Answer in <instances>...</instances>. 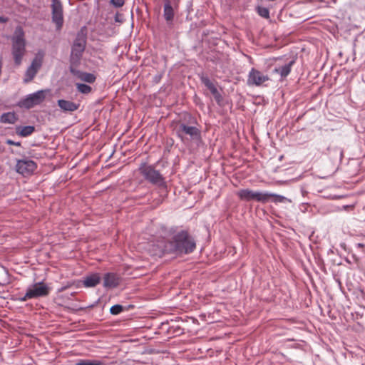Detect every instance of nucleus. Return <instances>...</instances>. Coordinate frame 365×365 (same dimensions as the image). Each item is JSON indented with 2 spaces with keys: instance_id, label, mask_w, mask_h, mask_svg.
Instances as JSON below:
<instances>
[{
  "instance_id": "f8f14e48",
  "label": "nucleus",
  "mask_w": 365,
  "mask_h": 365,
  "mask_svg": "<svg viewBox=\"0 0 365 365\" xmlns=\"http://www.w3.org/2000/svg\"><path fill=\"white\" fill-rule=\"evenodd\" d=\"M76 66H70V71L73 76L77 77L78 79L87 83H91L95 81L96 77L94 76V75L89 73L78 71L76 68Z\"/></svg>"
},
{
  "instance_id": "7c9ffc66",
  "label": "nucleus",
  "mask_w": 365,
  "mask_h": 365,
  "mask_svg": "<svg viewBox=\"0 0 365 365\" xmlns=\"http://www.w3.org/2000/svg\"><path fill=\"white\" fill-rule=\"evenodd\" d=\"M8 21V19L4 16H0V23H6Z\"/></svg>"
},
{
  "instance_id": "6e6552de",
  "label": "nucleus",
  "mask_w": 365,
  "mask_h": 365,
  "mask_svg": "<svg viewBox=\"0 0 365 365\" xmlns=\"http://www.w3.org/2000/svg\"><path fill=\"white\" fill-rule=\"evenodd\" d=\"M139 170L140 173L150 182L158 185L164 184V180L161 174L152 166L143 165Z\"/></svg>"
},
{
  "instance_id": "aec40b11",
  "label": "nucleus",
  "mask_w": 365,
  "mask_h": 365,
  "mask_svg": "<svg viewBox=\"0 0 365 365\" xmlns=\"http://www.w3.org/2000/svg\"><path fill=\"white\" fill-rule=\"evenodd\" d=\"M43 55L38 54L32 61L30 67L34 68L37 71L40 69L42 65Z\"/></svg>"
},
{
  "instance_id": "a211bd4d",
  "label": "nucleus",
  "mask_w": 365,
  "mask_h": 365,
  "mask_svg": "<svg viewBox=\"0 0 365 365\" xmlns=\"http://www.w3.org/2000/svg\"><path fill=\"white\" fill-rule=\"evenodd\" d=\"M34 130V127L31 125L17 127L16 133L20 136L26 137L32 134Z\"/></svg>"
},
{
  "instance_id": "cd10ccee",
  "label": "nucleus",
  "mask_w": 365,
  "mask_h": 365,
  "mask_svg": "<svg viewBox=\"0 0 365 365\" xmlns=\"http://www.w3.org/2000/svg\"><path fill=\"white\" fill-rule=\"evenodd\" d=\"M110 3L115 7H121L124 4V0H110Z\"/></svg>"
},
{
  "instance_id": "9d476101",
  "label": "nucleus",
  "mask_w": 365,
  "mask_h": 365,
  "mask_svg": "<svg viewBox=\"0 0 365 365\" xmlns=\"http://www.w3.org/2000/svg\"><path fill=\"white\" fill-rule=\"evenodd\" d=\"M269 80V78L267 75L262 73L258 70L252 68L248 75L247 83L259 86Z\"/></svg>"
},
{
  "instance_id": "f257e3e1",
  "label": "nucleus",
  "mask_w": 365,
  "mask_h": 365,
  "mask_svg": "<svg viewBox=\"0 0 365 365\" xmlns=\"http://www.w3.org/2000/svg\"><path fill=\"white\" fill-rule=\"evenodd\" d=\"M11 41V53L15 63L19 66L26 53V41L24 38V32L21 27L19 26L15 29Z\"/></svg>"
},
{
  "instance_id": "b1692460",
  "label": "nucleus",
  "mask_w": 365,
  "mask_h": 365,
  "mask_svg": "<svg viewBox=\"0 0 365 365\" xmlns=\"http://www.w3.org/2000/svg\"><path fill=\"white\" fill-rule=\"evenodd\" d=\"M76 86L77 87L78 91L84 94L89 93L91 91V86L86 84L76 83Z\"/></svg>"
},
{
  "instance_id": "f03ea898",
  "label": "nucleus",
  "mask_w": 365,
  "mask_h": 365,
  "mask_svg": "<svg viewBox=\"0 0 365 365\" xmlns=\"http://www.w3.org/2000/svg\"><path fill=\"white\" fill-rule=\"evenodd\" d=\"M173 250L179 253L187 254L195 248V242L187 232L182 231L176 234L171 242Z\"/></svg>"
},
{
  "instance_id": "7ed1b4c3",
  "label": "nucleus",
  "mask_w": 365,
  "mask_h": 365,
  "mask_svg": "<svg viewBox=\"0 0 365 365\" xmlns=\"http://www.w3.org/2000/svg\"><path fill=\"white\" fill-rule=\"evenodd\" d=\"M50 287L45 283L36 282L30 285L27 289L25 295L19 299L21 302H25L30 299H35L43 297L48 295Z\"/></svg>"
},
{
  "instance_id": "f3484780",
  "label": "nucleus",
  "mask_w": 365,
  "mask_h": 365,
  "mask_svg": "<svg viewBox=\"0 0 365 365\" xmlns=\"http://www.w3.org/2000/svg\"><path fill=\"white\" fill-rule=\"evenodd\" d=\"M17 117L14 112L3 113L0 117V122L2 123L13 124L17 120Z\"/></svg>"
},
{
  "instance_id": "2f4dec72",
  "label": "nucleus",
  "mask_w": 365,
  "mask_h": 365,
  "mask_svg": "<svg viewBox=\"0 0 365 365\" xmlns=\"http://www.w3.org/2000/svg\"><path fill=\"white\" fill-rule=\"evenodd\" d=\"M352 207H353V206H351V205H344V206H343V209L345 210H346L348 209H351Z\"/></svg>"
},
{
  "instance_id": "6ab92c4d",
  "label": "nucleus",
  "mask_w": 365,
  "mask_h": 365,
  "mask_svg": "<svg viewBox=\"0 0 365 365\" xmlns=\"http://www.w3.org/2000/svg\"><path fill=\"white\" fill-rule=\"evenodd\" d=\"M293 61H290L288 64H286L282 67L274 68V72L279 73L282 77H286L289 75L291 71V67L293 64Z\"/></svg>"
},
{
  "instance_id": "dca6fc26",
  "label": "nucleus",
  "mask_w": 365,
  "mask_h": 365,
  "mask_svg": "<svg viewBox=\"0 0 365 365\" xmlns=\"http://www.w3.org/2000/svg\"><path fill=\"white\" fill-rule=\"evenodd\" d=\"M58 106L63 111L73 112L78 108L79 105L69 101L58 100Z\"/></svg>"
},
{
  "instance_id": "c85d7f7f",
  "label": "nucleus",
  "mask_w": 365,
  "mask_h": 365,
  "mask_svg": "<svg viewBox=\"0 0 365 365\" xmlns=\"http://www.w3.org/2000/svg\"><path fill=\"white\" fill-rule=\"evenodd\" d=\"M7 144L9 145H16V146H20L21 143L19 142H14L12 141L11 140H8L6 141Z\"/></svg>"
},
{
  "instance_id": "4468645a",
  "label": "nucleus",
  "mask_w": 365,
  "mask_h": 365,
  "mask_svg": "<svg viewBox=\"0 0 365 365\" xmlns=\"http://www.w3.org/2000/svg\"><path fill=\"white\" fill-rule=\"evenodd\" d=\"M201 79L203 84L210 90L215 99L219 103L222 100V96L214 83L207 77H202Z\"/></svg>"
},
{
  "instance_id": "1a4fd4ad",
  "label": "nucleus",
  "mask_w": 365,
  "mask_h": 365,
  "mask_svg": "<svg viewBox=\"0 0 365 365\" xmlns=\"http://www.w3.org/2000/svg\"><path fill=\"white\" fill-rule=\"evenodd\" d=\"M52 7V20L56 24L57 29H60L63 23V7L58 0H53Z\"/></svg>"
},
{
  "instance_id": "a878e982",
  "label": "nucleus",
  "mask_w": 365,
  "mask_h": 365,
  "mask_svg": "<svg viewBox=\"0 0 365 365\" xmlns=\"http://www.w3.org/2000/svg\"><path fill=\"white\" fill-rule=\"evenodd\" d=\"M257 11L258 14L263 18L268 19L269 16V11L268 9L265 7L258 6L257 8Z\"/></svg>"
},
{
  "instance_id": "c756f323",
  "label": "nucleus",
  "mask_w": 365,
  "mask_h": 365,
  "mask_svg": "<svg viewBox=\"0 0 365 365\" xmlns=\"http://www.w3.org/2000/svg\"><path fill=\"white\" fill-rule=\"evenodd\" d=\"M121 17H122V16H121V15H120V14H117L115 15V21H117V22H121V21H122Z\"/></svg>"
},
{
  "instance_id": "473e14b6",
  "label": "nucleus",
  "mask_w": 365,
  "mask_h": 365,
  "mask_svg": "<svg viewBox=\"0 0 365 365\" xmlns=\"http://www.w3.org/2000/svg\"><path fill=\"white\" fill-rule=\"evenodd\" d=\"M356 246L360 248H363L364 247V244L362 243H358Z\"/></svg>"
},
{
  "instance_id": "20e7f679",
  "label": "nucleus",
  "mask_w": 365,
  "mask_h": 365,
  "mask_svg": "<svg viewBox=\"0 0 365 365\" xmlns=\"http://www.w3.org/2000/svg\"><path fill=\"white\" fill-rule=\"evenodd\" d=\"M178 136L184 143L197 140L200 138V131L195 126L187 125L185 123H180L175 128Z\"/></svg>"
},
{
  "instance_id": "5701e85b",
  "label": "nucleus",
  "mask_w": 365,
  "mask_h": 365,
  "mask_svg": "<svg viewBox=\"0 0 365 365\" xmlns=\"http://www.w3.org/2000/svg\"><path fill=\"white\" fill-rule=\"evenodd\" d=\"M269 195H271L270 200L272 199V201L274 202L285 203L287 202H291L290 200H289L288 198H287L282 195H276L274 193H269Z\"/></svg>"
},
{
  "instance_id": "9b49d317",
  "label": "nucleus",
  "mask_w": 365,
  "mask_h": 365,
  "mask_svg": "<svg viewBox=\"0 0 365 365\" xmlns=\"http://www.w3.org/2000/svg\"><path fill=\"white\" fill-rule=\"evenodd\" d=\"M36 168V163L31 160H18L16 165V170L22 175H29L33 173Z\"/></svg>"
},
{
  "instance_id": "bb28decb",
  "label": "nucleus",
  "mask_w": 365,
  "mask_h": 365,
  "mask_svg": "<svg viewBox=\"0 0 365 365\" xmlns=\"http://www.w3.org/2000/svg\"><path fill=\"white\" fill-rule=\"evenodd\" d=\"M123 310V306L120 304H115L110 307V312L112 314L116 315L120 314Z\"/></svg>"
},
{
  "instance_id": "412c9836",
  "label": "nucleus",
  "mask_w": 365,
  "mask_h": 365,
  "mask_svg": "<svg viewBox=\"0 0 365 365\" xmlns=\"http://www.w3.org/2000/svg\"><path fill=\"white\" fill-rule=\"evenodd\" d=\"M37 71L34 68H32L31 67H29L26 71L25 78L24 79V81L25 83H29L31 81L33 80V78L35 77V76L37 73Z\"/></svg>"
},
{
  "instance_id": "ddd939ff",
  "label": "nucleus",
  "mask_w": 365,
  "mask_h": 365,
  "mask_svg": "<svg viewBox=\"0 0 365 365\" xmlns=\"http://www.w3.org/2000/svg\"><path fill=\"white\" fill-rule=\"evenodd\" d=\"M119 277L114 273H106L103 277V287L106 288H114L119 284Z\"/></svg>"
},
{
  "instance_id": "39448f33",
  "label": "nucleus",
  "mask_w": 365,
  "mask_h": 365,
  "mask_svg": "<svg viewBox=\"0 0 365 365\" xmlns=\"http://www.w3.org/2000/svg\"><path fill=\"white\" fill-rule=\"evenodd\" d=\"M86 38L81 34H78L72 46L70 58L71 66H78L80 63L86 48Z\"/></svg>"
},
{
  "instance_id": "4be33fe9",
  "label": "nucleus",
  "mask_w": 365,
  "mask_h": 365,
  "mask_svg": "<svg viewBox=\"0 0 365 365\" xmlns=\"http://www.w3.org/2000/svg\"><path fill=\"white\" fill-rule=\"evenodd\" d=\"M173 9L170 4H165L164 6V16L167 21H171L173 19Z\"/></svg>"
},
{
  "instance_id": "423d86ee",
  "label": "nucleus",
  "mask_w": 365,
  "mask_h": 365,
  "mask_svg": "<svg viewBox=\"0 0 365 365\" xmlns=\"http://www.w3.org/2000/svg\"><path fill=\"white\" fill-rule=\"evenodd\" d=\"M237 196L245 201H257L266 203L270 200L269 192L254 191L250 189H242L237 192Z\"/></svg>"
},
{
  "instance_id": "0eeeda50",
  "label": "nucleus",
  "mask_w": 365,
  "mask_h": 365,
  "mask_svg": "<svg viewBox=\"0 0 365 365\" xmlns=\"http://www.w3.org/2000/svg\"><path fill=\"white\" fill-rule=\"evenodd\" d=\"M48 91L40 90L34 93L26 96V97L19 102V106L25 108H31L41 103L46 98Z\"/></svg>"
},
{
  "instance_id": "393cba45",
  "label": "nucleus",
  "mask_w": 365,
  "mask_h": 365,
  "mask_svg": "<svg viewBox=\"0 0 365 365\" xmlns=\"http://www.w3.org/2000/svg\"><path fill=\"white\" fill-rule=\"evenodd\" d=\"M75 365H103L100 361L81 360Z\"/></svg>"
},
{
  "instance_id": "2eb2a0df",
  "label": "nucleus",
  "mask_w": 365,
  "mask_h": 365,
  "mask_svg": "<svg viewBox=\"0 0 365 365\" xmlns=\"http://www.w3.org/2000/svg\"><path fill=\"white\" fill-rule=\"evenodd\" d=\"M101 276L98 273H93L84 277L83 283L86 287H93L100 283Z\"/></svg>"
}]
</instances>
